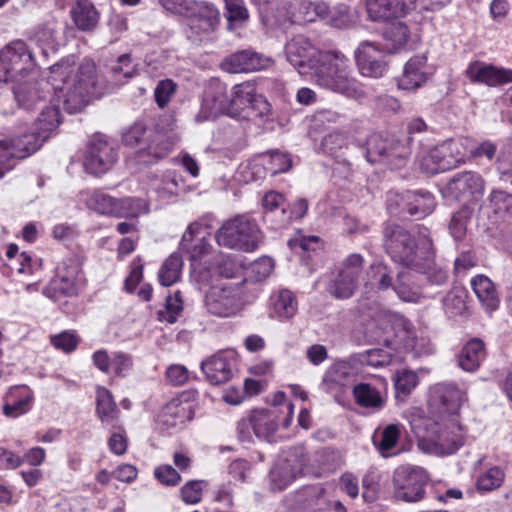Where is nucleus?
I'll use <instances>...</instances> for the list:
<instances>
[{
  "label": "nucleus",
  "mask_w": 512,
  "mask_h": 512,
  "mask_svg": "<svg viewBox=\"0 0 512 512\" xmlns=\"http://www.w3.org/2000/svg\"><path fill=\"white\" fill-rule=\"evenodd\" d=\"M418 376L411 370L399 371L395 378V388L397 394L407 396L417 385Z\"/></svg>",
  "instance_id": "obj_54"
},
{
  "label": "nucleus",
  "mask_w": 512,
  "mask_h": 512,
  "mask_svg": "<svg viewBox=\"0 0 512 512\" xmlns=\"http://www.w3.org/2000/svg\"><path fill=\"white\" fill-rule=\"evenodd\" d=\"M183 309L182 299L180 292L177 291L173 296H168L166 299V310L160 312V318L169 323H174Z\"/></svg>",
  "instance_id": "obj_57"
},
{
  "label": "nucleus",
  "mask_w": 512,
  "mask_h": 512,
  "mask_svg": "<svg viewBox=\"0 0 512 512\" xmlns=\"http://www.w3.org/2000/svg\"><path fill=\"white\" fill-rule=\"evenodd\" d=\"M87 205L90 209L100 214L113 215L117 217V214H123L118 209V201L108 194H91V197L87 200Z\"/></svg>",
  "instance_id": "obj_44"
},
{
  "label": "nucleus",
  "mask_w": 512,
  "mask_h": 512,
  "mask_svg": "<svg viewBox=\"0 0 512 512\" xmlns=\"http://www.w3.org/2000/svg\"><path fill=\"white\" fill-rule=\"evenodd\" d=\"M62 122L60 108L56 104L44 107L33 124V133L44 143L54 135Z\"/></svg>",
  "instance_id": "obj_26"
},
{
  "label": "nucleus",
  "mask_w": 512,
  "mask_h": 512,
  "mask_svg": "<svg viewBox=\"0 0 512 512\" xmlns=\"http://www.w3.org/2000/svg\"><path fill=\"white\" fill-rule=\"evenodd\" d=\"M298 512H331L332 503L321 486L303 488L297 494Z\"/></svg>",
  "instance_id": "obj_24"
},
{
  "label": "nucleus",
  "mask_w": 512,
  "mask_h": 512,
  "mask_svg": "<svg viewBox=\"0 0 512 512\" xmlns=\"http://www.w3.org/2000/svg\"><path fill=\"white\" fill-rule=\"evenodd\" d=\"M166 377L172 385L181 386L189 380L190 372L183 365L173 364L167 368Z\"/></svg>",
  "instance_id": "obj_64"
},
{
  "label": "nucleus",
  "mask_w": 512,
  "mask_h": 512,
  "mask_svg": "<svg viewBox=\"0 0 512 512\" xmlns=\"http://www.w3.org/2000/svg\"><path fill=\"white\" fill-rule=\"evenodd\" d=\"M325 52L319 51L309 39L301 35L291 39L285 46L287 60L300 74H306L308 68L313 77L316 76V68L320 64L321 55Z\"/></svg>",
  "instance_id": "obj_12"
},
{
  "label": "nucleus",
  "mask_w": 512,
  "mask_h": 512,
  "mask_svg": "<svg viewBox=\"0 0 512 512\" xmlns=\"http://www.w3.org/2000/svg\"><path fill=\"white\" fill-rule=\"evenodd\" d=\"M314 80L319 86L347 98L359 99L364 96L361 83L351 75L349 59L338 50L326 51L321 55Z\"/></svg>",
  "instance_id": "obj_5"
},
{
  "label": "nucleus",
  "mask_w": 512,
  "mask_h": 512,
  "mask_svg": "<svg viewBox=\"0 0 512 512\" xmlns=\"http://www.w3.org/2000/svg\"><path fill=\"white\" fill-rule=\"evenodd\" d=\"M296 11L293 13L292 23L313 22L317 17L325 18L328 13V7L324 3H314L303 0L297 3Z\"/></svg>",
  "instance_id": "obj_36"
},
{
  "label": "nucleus",
  "mask_w": 512,
  "mask_h": 512,
  "mask_svg": "<svg viewBox=\"0 0 512 512\" xmlns=\"http://www.w3.org/2000/svg\"><path fill=\"white\" fill-rule=\"evenodd\" d=\"M227 114L230 116L229 95L226 86L217 83L206 91L200 111L195 116L197 123L215 120L218 116Z\"/></svg>",
  "instance_id": "obj_18"
},
{
  "label": "nucleus",
  "mask_w": 512,
  "mask_h": 512,
  "mask_svg": "<svg viewBox=\"0 0 512 512\" xmlns=\"http://www.w3.org/2000/svg\"><path fill=\"white\" fill-rule=\"evenodd\" d=\"M273 312L281 319L292 318L298 309L294 294L287 289L279 290L271 297Z\"/></svg>",
  "instance_id": "obj_35"
},
{
  "label": "nucleus",
  "mask_w": 512,
  "mask_h": 512,
  "mask_svg": "<svg viewBox=\"0 0 512 512\" xmlns=\"http://www.w3.org/2000/svg\"><path fill=\"white\" fill-rule=\"evenodd\" d=\"M230 116H240L246 112L245 117H263L269 114L271 105L260 94L252 83L245 82L233 87L229 96Z\"/></svg>",
  "instance_id": "obj_10"
},
{
  "label": "nucleus",
  "mask_w": 512,
  "mask_h": 512,
  "mask_svg": "<svg viewBox=\"0 0 512 512\" xmlns=\"http://www.w3.org/2000/svg\"><path fill=\"white\" fill-rule=\"evenodd\" d=\"M484 188L483 177L474 171L458 173L448 183L450 192H482Z\"/></svg>",
  "instance_id": "obj_32"
},
{
  "label": "nucleus",
  "mask_w": 512,
  "mask_h": 512,
  "mask_svg": "<svg viewBox=\"0 0 512 512\" xmlns=\"http://www.w3.org/2000/svg\"><path fill=\"white\" fill-rule=\"evenodd\" d=\"M384 247L393 261L426 275L430 283L442 285L446 282V271L435 262L436 250L428 229L413 236L399 225H387Z\"/></svg>",
  "instance_id": "obj_1"
},
{
  "label": "nucleus",
  "mask_w": 512,
  "mask_h": 512,
  "mask_svg": "<svg viewBox=\"0 0 512 512\" xmlns=\"http://www.w3.org/2000/svg\"><path fill=\"white\" fill-rule=\"evenodd\" d=\"M97 414L102 422L112 423L118 414L111 393L103 387L97 389Z\"/></svg>",
  "instance_id": "obj_41"
},
{
  "label": "nucleus",
  "mask_w": 512,
  "mask_h": 512,
  "mask_svg": "<svg viewBox=\"0 0 512 512\" xmlns=\"http://www.w3.org/2000/svg\"><path fill=\"white\" fill-rule=\"evenodd\" d=\"M291 165L292 160L287 154L279 151L266 152L253 159L245 168L244 180L246 182L257 181L265 178L268 173L273 176L286 172Z\"/></svg>",
  "instance_id": "obj_14"
},
{
  "label": "nucleus",
  "mask_w": 512,
  "mask_h": 512,
  "mask_svg": "<svg viewBox=\"0 0 512 512\" xmlns=\"http://www.w3.org/2000/svg\"><path fill=\"white\" fill-rule=\"evenodd\" d=\"M95 66L86 61L76 65L73 58H67L51 67L50 82L58 101H62L68 113L81 111L88 103V96L94 86Z\"/></svg>",
  "instance_id": "obj_3"
},
{
  "label": "nucleus",
  "mask_w": 512,
  "mask_h": 512,
  "mask_svg": "<svg viewBox=\"0 0 512 512\" xmlns=\"http://www.w3.org/2000/svg\"><path fill=\"white\" fill-rule=\"evenodd\" d=\"M225 17L232 24L245 22L249 18V12L244 0H224Z\"/></svg>",
  "instance_id": "obj_49"
},
{
  "label": "nucleus",
  "mask_w": 512,
  "mask_h": 512,
  "mask_svg": "<svg viewBox=\"0 0 512 512\" xmlns=\"http://www.w3.org/2000/svg\"><path fill=\"white\" fill-rule=\"evenodd\" d=\"M353 395L356 403L361 407L379 409L383 406L379 391L370 384H357L353 388Z\"/></svg>",
  "instance_id": "obj_39"
},
{
  "label": "nucleus",
  "mask_w": 512,
  "mask_h": 512,
  "mask_svg": "<svg viewBox=\"0 0 512 512\" xmlns=\"http://www.w3.org/2000/svg\"><path fill=\"white\" fill-rule=\"evenodd\" d=\"M176 91V84L169 79L160 81L154 91L155 101L161 108L165 107Z\"/></svg>",
  "instance_id": "obj_60"
},
{
  "label": "nucleus",
  "mask_w": 512,
  "mask_h": 512,
  "mask_svg": "<svg viewBox=\"0 0 512 512\" xmlns=\"http://www.w3.org/2000/svg\"><path fill=\"white\" fill-rule=\"evenodd\" d=\"M358 279L340 271L329 286V292L338 299H346L353 295Z\"/></svg>",
  "instance_id": "obj_43"
},
{
  "label": "nucleus",
  "mask_w": 512,
  "mask_h": 512,
  "mask_svg": "<svg viewBox=\"0 0 512 512\" xmlns=\"http://www.w3.org/2000/svg\"><path fill=\"white\" fill-rule=\"evenodd\" d=\"M384 38L387 42H390L386 46L388 52H396L407 42L408 28L401 22H394L384 32Z\"/></svg>",
  "instance_id": "obj_45"
},
{
  "label": "nucleus",
  "mask_w": 512,
  "mask_h": 512,
  "mask_svg": "<svg viewBox=\"0 0 512 512\" xmlns=\"http://www.w3.org/2000/svg\"><path fill=\"white\" fill-rule=\"evenodd\" d=\"M408 198H404V194H395V199L389 200L387 208L390 214L405 218L406 215L414 216L421 219L435 208V200L432 194H408Z\"/></svg>",
  "instance_id": "obj_15"
},
{
  "label": "nucleus",
  "mask_w": 512,
  "mask_h": 512,
  "mask_svg": "<svg viewBox=\"0 0 512 512\" xmlns=\"http://www.w3.org/2000/svg\"><path fill=\"white\" fill-rule=\"evenodd\" d=\"M427 58L425 55H418L411 58L404 66L402 75L397 80V85L402 90H416L426 81Z\"/></svg>",
  "instance_id": "obj_23"
},
{
  "label": "nucleus",
  "mask_w": 512,
  "mask_h": 512,
  "mask_svg": "<svg viewBox=\"0 0 512 512\" xmlns=\"http://www.w3.org/2000/svg\"><path fill=\"white\" fill-rule=\"evenodd\" d=\"M470 143L472 141L468 138L443 141L419 155V167L427 174H436L453 169L465 162V156Z\"/></svg>",
  "instance_id": "obj_6"
},
{
  "label": "nucleus",
  "mask_w": 512,
  "mask_h": 512,
  "mask_svg": "<svg viewBox=\"0 0 512 512\" xmlns=\"http://www.w3.org/2000/svg\"><path fill=\"white\" fill-rule=\"evenodd\" d=\"M471 286L482 307L487 312H493L498 309L500 303L499 295L495 284L487 276H475L471 280Z\"/></svg>",
  "instance_id": "obj_28"
},
{
  "label": "nucleus",
  "mask_w": 512,
  "mask_h": 512,
  "mask_svg": "<svg viewBox=\"0 0 512 512\" xmlns=\"http://www.w3.org/2000/svg\"><path fill=\"white\" fill-rule=\"evenodd\" d=\"M8 142L18 160L29 157L44 144L33 132L9 139Z\"/></svg>",
  "instance_id": "obj_38"
},
{
  "label": "nucleus",
  "mask_w": 512,
  "mask_h": 512,
  "mask_svg": "<svg viewBox=\"0 0 512 512\" xmlns=\"http://www.w3.org/2000/svg\"><path fill=\"white\" fill-rule=\"evenodd\" d=\"M208 311L216 316L229 317L240 309V302L236 289L231 286H212L206 295Z\"/></svg>",
  "instance_id": "obj_17"
},
{
  "label": "nucleus",
  "mask_w": 512,
  "mask_h": 512,
  "mask_svg": "<svg viewBox=\"0 0 512 512\" xmlns=\"http://www.w3.org/2000/svg\"><path fill=\"white\" fill-rule=\"evenodd\" d=\"M308 461L307 453L302 445L284 451L270 472L274 486L279 490L284 489L298 476L304 474Z\"/></svg>",
  "instance_id": "obj_11"
},
{
  "label": "nucleus",
  "mask_w": 512,
  "mask_h": 512,
  "mask_svg": "<svg viewBox=\"0 0 512 512\" xmlns=\"http://www.w3.org/2000/svg\"><path fill=\"white\" fill-rule=\"evenodd\" d=\"M215 237L220 246L250 252L258 247L262 233L255 221L240 215L225 222Z\"/></svg>",
  "instance_id": "obj_7"
},
{
  "label": "nucleus",
  "mask_w": 512,
  "mask_h": 512,
  "mask_svg": "<svg viewBox=\"0 0 512 512\" xmlns=\"http://www.w3.org/2000/svg\"><path fill=\"white\" fill-rule=\"evenodd\" d=\"M465 74L473 83H482L489 87H496L512 81V70L498 68L480 61L471 62Z\"/></svg>",
  "instance_id": "obj_20"
},
{
  "label": "nucleus",
  "mask_w": 512,
  "mask_h": 512,
  "mask_svg": "<svg viewBox=\"0 0 512 512\" xmlns=\"http://www.w3.org/2000/svg\"><path fill=\"white\" fill-rule=\"evenodd\" d=\"M362 59L367 61L384 59V52L373 42L364 41L355 51V61L359 63Z\"/></svg>",
  "instance_id": "obj_56"
},
{
  "label": "nucleus",
  "mask_w": 512,
  "mask_h": 512,
  "mask_svg": "<svg viewBox=\"0 0 512 512\" xmlns=\"http://www.w3.org/2000/svg\"><path fill=\"white\" fill-rule=\"evenodd\" d=\"M262 206L265 220L274 223L277 228L302 218L308 209L306 199L294 194H264Z\"/></svg>",
  "instance_id": "obj_8"
},
{
  "label": "nucleus",
  "mask_w": 512,
  "mask_h": 512,
  "mask_svg": "<svg viewBox=\"0 0 512 512\" xmlns=\"http://www.w3.org/2000/svg\"><path fill=\"white\" fill-rule=\"evenodd\" d=\"M412 429L418 439V447L426 453L449 455L464 444V433L455 417L436 421L430 418L414 421Z\"/></svg>",
  "instance_id": "obj_4"
},
{
  "label": "nucleus",
  "mask_w": 512,
  "mask_h": 512,
  "mask_svg": "<svg viewBox=\"0 0 512 512\" xmlns=\"http://www.w3.org/2000/svg\"><path fill=\"white\" fill-rule=\"evenodd\" d=\"M189 405L179 398L170 400L161 410L160 421L168 427L183 423L189 417Z\"/></svg>",
  "instance_id": "obj_34"
},
{
  "label": "nucleus",
  "mask_w": 512,
  "mask_h": 512,
  "mask_svg": "<svg viewBox=\"0 0 512 512\" xmlns=\"http://www.w3.org/2000/svg\"><path fill=\"white\" fill-rule=\"evenodd\" d=\"M367 284L378 290L384 291L394 286L393 271L382 262H375L370 265L366 272Z\"/></svg>",
  "instance_id": "obj_37"
},
{
  "label": "nucleus",
  "mask_w": 512,
  "mask_h": 512,
  "mask_svg": "<svg viewBox=\"0 0 512 512\" xmlns=\"http://www.w3.org/2000/svg\"><path fill=\"white\" fill-rule=\"evenodd\" d=\"M21 390L20 387H13L6 396V403L3 406V413L7 417H18L28 411L31 396L27 395L19 400L11 401V398Z\"/></svg>",
  "instance_id": "obj_46"
},
{
  "label": "nucleus",
  "mask_w": 512,
  "mask_h": 512,
  "mask_svg": "<svg viewBox=\"0 0 512 512\" xmlns=\"http://www.w3.org/2000/svg\"><path fill=\"white\" fill-rule=\"evenodd\" d=\"M190 27L198 35H208L214 32L220 24V12L211 3L197 1L195 14L189 16Z\"/></svg>",
  "instance_id": "obj_22"
},
{
  "label": "nucleus",
  "mask_w": 512,
  "mask_h": 512,
  "mask_svg": "<svg viewBox=\"0 0 512 512\" xmlns=\"http://www.w3.org/2000/svg\"><path fill=\"white\" fill-rule=\"evenodd\" d=\"M70 14L76 27L82 31L93 30L99 20V14L89 0H76Z\"/></svg>",
  "instance_id": "obj_29"
},
{
  "label": "nucleus",
  "mask_w": 512,
  "mask_h": 512,
  "mask_svg": "<svg viewBox=\"0 0 512 512\" xmlns=\"http://www.w3.org/2000/svg\"><path fill=\"white\" fill-rule=\"evenodd\" d=\"M432 393L434 401L439 402L442 407L441 412L448 414L451 418L458 414L465 400L464 393L453 384H437Z\"/></svg>",
  "instance_id": "obj_27"
},
{
  "label": "nucleus",
  "mask_w": 512,
  "mask_h": 512,
  "mask_svg": "<svg viewBox=\"0 0 512 512\" xmlns=\"http://www.w3.org/2000/svg\"><path fill=\"white\" fill-rule=\"evenodd\" d=\"M400 437V427L397 424H389L387 425L383 431L381 432V438L379 442H374L381 452L382 455H385L386 452L390 451L394 448Z\"/></svg>",
  "instance_id": "obj_50"
},
{
  "label": "nucleus",
  "mask_w": 512,
  "mask_h": 512,
  "mask_svg": "<svg viewBox=\"0 0 512 512\" xmlns=\"http://www.w3.org/2000/svg\"><path fill=\"white\" fill-rule=\"evenodd\" d=\"M154 475L161 484L166 486H176L181 481L180 474L171 465L158 466Z\"/></svg>",
  "instance_id": "obj_62"
},
{
  "label": "nucleus",
  "mask_w": 512,
  "mask_h": 512,
  "mask_svg": "<svg viewBox=\"0 0 512 512\" xmlns=\"http://www.w3.org/2000/svg\"><path fill=\"white\" fill-rule=\"evenodd\" d=\"M387 152V142L380 135H371L366 142V157L371 163L378 162Z\"/></svg>",
  "instance_id": "obj_52"
},
{
  "label": "nucleus",
  "mask_w": 512,
  "mask_h": 512,
  "mask_svg": "<svg viewBox=\"0 0 512 512\" xmlns=\"http://www.w3.org/2000/svg\"><path fill=\"white\" fill-rule=\"evenodd\" d=\"M183 260L177 253L171 254L162 264L158 277L163 286H171L176 283L181 275Z\"/></svg>",
  "instance_id": "obj_40"
},
{
  "label": "nucleus",
  "mask_w": 512,
  "mask_h": 512,
  "mask_svg": "<svg viewBox=\"0 0 512 512\" xmlns=\"http://www.w3.org/2000/svg\"><path fill=\"white\" fill-rule=\"evenodd\" d=\"M149 132L146 126L143 123L136 122L128 129H126L122 134V141L127 146H134L138 144H144L149 139Z\"/></svg>",
  "instance_id": "obj_48"
},
{
  "label": "nucleus",
  "mask_w": 512,
  "mask_h": 512,
  "mask_svg": "<svg viewBox=\"0 0 512 512\" xmlns=\"http://www.w3.org/2000/svg\"><path fill=\"white\" fill-rule=\"evenodd\" d=\"M118 209L123 214H117V217H137L142 212H147L146 202L141 198L127 197L118 202Z\"/></svg>",
  "instance_id": "obj_53"
},
{
  "label": "nucleus",
  "mask_w": 512,
  "mask_h": 512,
  "mask_svg": "<svg viewBox=\"0 0 512 512\" xmlns=\"http://www.w3.org/2000/svg\"><path fill=\"white\" fill-rule=\"evenodd\" d=\"M34 40L36 43L43 47L46 53L47 49H55L56 46V30L53 25H44L39 27L34 33Z\"/></svg>",
  "instance_id": "obj_58"
},
{
  "label": "nucleus",
  "mask_w": 512,
  "mask_h": 512,
  "mask_svg": "<svg viewBox=\"0 0 512 512\" xmlns=\"http://www.w3.org/2000/svg\"><path fill=\"white\" fill-rule=\"evenodd\" d=\"M161 6L177 15L189 17L195 14L197 8L196 0H158Z\"/></svg>",
  "instance_id": "obj_51"
},
{
  "label": "nucleus",
  "mask_w": 512,
  "mask_h": 512,
  "mask_svg": "<svg viewBox=\"0 0 512 512\" xmlns=\"http://www.w3.org/2000/svg\"><path fill=\"white\" fill-rule=\"evenodd\" d=\"M17 161L18 158L12 150L8 140H0V178H2L5 173L11 171L15 167Z\"/></svg>",
  "instance_id": "obj_55"
},
{
  "label": "nucleus",
  "mask_w": 512,
  "mask_h": 512,
  "mask_svg": "<svg viewBox=\"0 0 512 512\" xmlns=\"http://www.w3.org/2000/svg\"><path fill=\"white\" fill-rule=\"evenodd\" d=\"M37 66L29 47L22 40L7 44L0 51V80L15 82L13 94L20 107L31 109L41 98L37 82H33Z\"/></svg>",
  "instance_id": "obj_2"
},
{
  "label": "nucleus",
  "mask_w": 512,
  "mask_h": 512,
  "mask_svg": "<svg viewBox=\"0 0 512 512\" xmlns=\"http://www.w3.org/2000/svg\"><path fill=\"white\" fill-rule=\"evenodd\" d=\"M118 158L117 151L102 135H95L89 142L84 168L86 172L99 175L107 172Z\"/></svg>",
  "instance_id": "obj_13"
},
{
  "label": "nucleus",
  "mask_w": 512,
  "mask_h": 512,
  "mask_svg": "<svg viewBox=\"0 0 512 512\" xmlns=\"http://www.w3.org/2000/svg\"><path fill=\"white\" fill-rule=\"evenodd\" d=\"M505 474L497 466L490 468L477 479V488L481 491H492L499 488L504 481Z\"/></svg>",
  "instance_id": "obj_47"
},
{
  "label": "nucleus",
  "mask_w": 512,
  "mask_h": 512,
  "mask_svg": "<svg viewBox=\"0 0 512 512\" xmlns=\"http://www.w3.org/2000/svg\"><path fill=\"white\" fill-rule=\"evenodd\" d=\"M485 345L479 338L471 339L463 347L458 357L459 366L468 372L477 370L485 358Z\"/></svg>",
  "instance_id": "obj_31"
},
{
  "label": "nucleus",
  "mask_w": 512,
  "mask_h": 512,
  "mask_svg": "<svg viewBox=\"0 0 512 512\" xmlns=\"http://www.w3.org/2000/svg\"><path fill=\"white\" fill-rule=\"evenodd\" d=\"M203 481L192 480L187 482L180 490L182 500L187 504H196L201 500Z\"/></svg>",
  "instance_id": "obj_59"
},
{
  "label": "nucleus",
  "mask_w": 512,
  "mask_h": 512,
  "mask_svg": "<svg viewBox=\"0 0 512 512\" xmlns=\"http://www.w3.org/2000/svg\"><path fill=\"white\" fill-rule=\"evenodd\" d=\"M51 343L55 348L69 353L76 348L78 344V338L74 333L65 331L58 335L52 336Z\"/></svg>",
  "instance_id": "obj_63"
},
{
  "label": "nucleus",
  "mask_w": 512,
  "mask_h": 512,
  "mask_svg": "<svg viewBox=\"0 0 512 512\" xmlns=\"http://www.w3.org/2000/svg\"><path fill=\"white\" fill-rule=\"evenodd\" d=\"M270 58L252 50L236 52L225 59L223 67L230 73L252 72L270 67Z\"/></svg>",
  "instance_id": "obj_21"
},
{
  "label": "nucleus",
  "mask_w": 512,
  "mask_h": 512,
  "mask_svg": "<svg viewBox=\"0 0 512 512\" xmlns=\"http://www.w3.org/2000/svg\"><path fill=\"white\" fill-rule=\"evenodd\" d=\"M356 64L360 73L366 77L379 78L382 77L386 71V63L384 59L374 61L362 59L361 62Z\"/></svg>",
  "instance_id": "obj_61"
},
{
  "label": "nucleus",
  "mask_w": 512,
  "mask_h": 512,
  "mask_svg": "<svg viewBox=\"0 0 512 512\" xmlns=\"http://www.w3.org/2000/svg\"><path fill=\"white\" fill-rule=\"evenodd\" d=\"M427 482L425 469L410 465L400 466L393 474L394 496L404 502H418L425 496Z\"/></svg>",
  "instance_id": "obj_9"
},
{
  "label": "nucleus",
  "mask_w": 512,
  "mask_h": 512,
  "mask_svg": "<svg viewBox=\"0 0 512 512\" xmlns=\"http://www.w3.org/2000/svg\"><path fill=\"white\" fill-rule=\"evenodd\" d=\"M369 18L375 22L397 19L405 13L404 0H365Z\"/></svg>",
  "instance_id": "obj_25"
},
{
  "label": "nucleus",
  "mask_w": 512,
  "mask_h": 512,
  "mask_svg": "<svg viewBox=\"0 0 512 512\" xmlns=\"http://www.w3.org/2000/svg\"><path fill=\"white\" fill-rule=\"evenodd\" d=\"M252 429L259 438L269 439L277 430L276 409H256L251 413Z\"/></svg>",
  "instance_id": "obj_30"
},
{
  "label": "nucleus",
  "mask_w": 512,
  "mask_h": 512,
  "mask_svg": "<svg viewBox=\"0 0 512 512\" xmlns=\"http://www.w3.org/2000/svg\"><path fill=\"white\" fill-rule=\"evenodd\" d=\"M171 147V143L164 135L151 131L149 132V139L146 146L138 152L139 160L143 163H149L151 159H146V157L161 159L170 152Z\"/></svg>",
  "instance_id": "obj_33"
},
{
  "label": "nucleus",
  "mask_w": 512,
  "mask_h": 512,
  "mask_svg": "<svg viewBox=\"0 0 512 512\" xmlns=\"http://www.w3.org/2000/svg\"><path fill=\"white\" fill-rule=\"evenodd\" d=\"M466 290L462 287L452 288L443 299L445 312L451 317L462 315L466 309Z\"/></svg>",
  "instance_id": "obj_42"
},
{
  "label": "nucleus",
  "mask_w": 512,
  "mask_h": 512,
  "mask_svg": "<svg viewBox=\"0 0 512 512\" xmlns=\"http://www.w3.org/2000/svg\"><path fill=\"white\" fill-rule=\"evenodd\" d=\"M201 369L206 379L213 385L228 382L236 370V358L233 351H220L202 361Z\"/></svg>",
  "instance_id": "obj_16"
},
{
  "label": "nucleus",
  "mask_w": 512,
  "mask_h": 512,
  "mask_svg": "<svg viewBox=\"0 0 512 512\" xmlns=\"http://www.w3.org/2000/svg\"><path fill=\"white\" fill-rule=\"evenodd\" d=\"M81 280V264L76 258H69L58 267L57 275L52 280L49 291L53 297L75 295Z\"/></svg>",
  "instance_id": "obj_19"
}]
</instances>
